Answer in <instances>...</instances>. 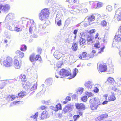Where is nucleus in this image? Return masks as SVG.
Here are the masks:
<instances>
[{"label": "nucleus", "mask_w": 121, "mask_h": 121, "mask_svg": "<svg viewBox=\"0 0 121 121\" xmlns=\"http://www.w3.org/2000/svg\"><path fill=\"white\" fill-rule=\"evenodd\" d=\"M68 102L65 100V101H64L63 102V104H65L67 103Z\"/></svg>", "instance_id": "obj_60"}, {"label": "nucleus", "mask_w": 121, "mask_h": 121, "mask_svg": "<svg viewBox=\"0 0 121 121\" xmlns=\"http://www.w3.org/2000/svg\"><path fill=\"white\" fill-rule=\"evenodd\" d=\"M77 112L78 114L80 116H82V115L83 112L79 110L78 111H77Z\"/></svg>", "instance_id": "obj_45"}, {"label": "nucleus", "mask_w": 121, "mask_h": 121, "mask_svg": "<svg viewBox=\"0 0 121 121\" xmlns=\"http://www.w3.org/2000/svg\"><path fill=\"white\" fill-rule=\"evenodd\" d=\"M77 32H78V30H74V32H73V33L75 35H77Z\"/></svg>", "instance_id": "obj_56"}, {"label": "nucleus", "mask_w": 121, "mask_h": 121, "mask_svg": "<svg viewBox=\"0 0 121 121\" xmlns=\"http://www.w3.org/2000/svg\"><path fill=\"white\" fill-rule=\"evenodd\" d=\"M54 56L57 59H59L62 56L61 53L58 51H55L54 52Z\"/></svg>", "instance_id": "obj_17"}, {"label": "nucleus", "mask_w": 121, "mask_h": 121, "mask_svg": "<svg viewBox=\"0 0 121 121\" xmlns=\"http://www.w3.org/2000/svg\"><path fill=\"white\" fill-rule=\"evenodd\" d=\"M78 45L77 43L74 42L73 43L71 48L73 51H76L78 49Z\"/></svg>", "instance_id": "obj_25"}, {"label": "nucleus", "mask_w": 121, "mask_h": 121, "mask_svg": "<svg viewBox=\"0 0 121 121\" xmlns=\"http://www.w3.org/2000/svg\"><path fill=\"white\" fill-rule=\"evenodd\" d=\"M103 4L102 3L100 2H98L97 3V7L99 8H100L103 5Z\"/></svg>", "instance_id": "obj_40"}, {"label": "nucleus", "mask_w": 121, "mask_h": 121, "mask_svg": "<svg viewBox=\"0 0 121 121\" xmlns=\"http://www.w3.org/2000/svg\"><path fill=\"white\" fill-rule=\"evenodd\" d=\"M58 116L59 118H60L62 116L61 114L58 113Z\"/></svg>", "instance_id": "obj_58"}, {"label": "nucleus", "mask_w": 121, "mask_h": 121, "mask_svg": "<svg viewBox=\"0 0 121 121\" xmlns=\"http://www.w3.org/2000/svg\"><path fill=\"white\" fill-rule=\"evenodd\" d=\"M119 31L121 33V26H120V27Z\"/></svg>", "instance_id": "obj_64"}, {"label": "nucleus", "mask_w": 121, "mask_h": 121, "mask_svg": "<svg viewBox=\"0 0 121 121\" xmlns=\"http://www.w3.org/2000/svg\"><path fill=\"white\" fill-rule=\"evenodd\" d=\"M100 43H95L94 45V47L96 48H99L100 47Z\"/></svg>", "instance_id": "obj_39"}, {"label": "nucleus", "mask_w": 121, "mask_h": 121, "mask_svg": "<svg viewBox=\"0 0 121 121\" xmlns=\"http://www.w3.org/2000/svg\"><path fill=\"white\" fill-rule=\"evenodd\" d=\"M109 27L108 26L105 28V31L106 32L108 31H109Z\"/></svg>", "instance_id": "obj_49"}, {"label": "nucleus", "mask_w": 121, "mask_h": 121, "mask_svg": "<svg viewBox=\"0 0 121 121\" xmlns=\"http://www.w3.org/2000/svg\"><path fill=\"white\" fill-rule=\"evenodd\" d=\"M40 109L42 110H44L46 109L47 108V107H45V106H41L40 107Z\"/></svg>", "instance_id": "obj_51"}, {"label": "nucleus", "mask_w": 121, "mask_h": 121, "mask_svg": "<svg viewBox=\"0 0 121 121\" xmlns=\"http://www.w3.org/2000/svg\"><path fill=\"white\" fill-rule=\"evenodd\" d=\"M16 53L18 56L17 57H16V58L19 59V60H21L22 58L24 57V53L19 50L17 51Z\"/></svg>", "instance_id": "obj_13"}, {"label": "nucleus", "mask_w": 121, "mask_h": 121, "mask_svg": "<svg viewBox=\"0 0 121 121\" xmlns=\"http://www.w3.org/2000/svg\"><path fill=\"white\" fill-rule=\"evenodd\" d=\"M99 36V34L98 33H97L96 35L95 36V39H96L98 38L99 39V38H98Z\"/></svg>", "instance_id": "obj_52"}, {"label": "nucleus", "mask_w": 121, "mask_h": 121, "mask_svg": "<svg viewBox=\"0 0 121 121\" xmlns=\"http://www.w3.org/2000/svg\"><path fill=\"white\" fill-rule=\"evenodd\" d=\"M49 116V114L47 111H44L41 114V118L42 119H45L48 117Z\"/></svg>", "instance_id": "obj_18"}, {"label": "nucleus", "mask_w": 121, "mask_h": 121, "mask_svg": "<svg viewBox=\"0 0 121 121\" xmlns=\"http://www.w3.org/2000/svg\"><path fill=\"white\" fill-rule=\"evenodd\" d=\"M20 49L21 51H26L27 49V47L25 45H21Z\"/></svg>", "instance_id": "obj_32"}, {"label": "nucleus", "mask_w": 121, "mask_h": 121, "mask_svg": "<svg viewBox=\"0 0 121 121\" xmlns=\"http://www.w3.org/2000/svg\"><path fill=\"white\" fill-rule=\"evenodd\" d=\"M118 83H119V84H121V79H119L117 82Z\"/></svg>", "instance_id": "obj_59"}, {"label": "nucleus", "mask_w": 121, "mask_h": 121, "mask_svg": "<svg viewBox=\"0 0 121 121\" xmlns=\"http://www.w3.org/2000/svg\"><path fill=\"white\" fill-rule=\"evenodd\" d=\"M101 25L103 27L106 26L107 25V23L105 20L102 21L100 23Z\"/></svg>", "instance_id": "obj_33"}, {"label": "nucleus", "mask_w": 121, "mask_h": 121, "mask_svg": "<svg viewBox=\"0 0 121 121\" xmlns=\"http://www.w3.org/2000/svg\"><path fill=\"white\" fill-rule=\"evenodd\" d=\"M98 69L99 72H106L107 69V66L104 64H101L99 65Z\"/></svg>", "instance_id": "obj_8"}, {"label": "nucleus", "mask_w": 121, "mask_h": 121, "mask_svg": "<svg viewBox=\"0 0 121 121\" xmlns=\"http://www.w3.org/2000/svg\"><path fill=\"white\" fill-rule=\"evenodd\" d=\"M94 38L92 36L88 35L87 36L86 41V45H90L95 42L93 39Z\"/></svg>", "instance_id": "obj_12"}, {"label": "nucleus", "mask_w": 121, "mask_h": 121, "mask_svg": "<svg viewBox=\"0 0 121 121\" xmlns=\"http://www.w3.org/2000/svg\"><path fill=\"white\" fill-rule=\"evenodd\" d=\"M10 7L8 4H6L3 5L2 4H0V10L2 11L5 12L9 10Z\"/></svg>", "instance_id": "obj_10"}, {"label": "nucleus", "mask_w": 121, "mask_h": 121, "mask_svg": "<svg viewBox=\"0 0 121 121\" xmlns=\"http://www.w3.org/2000/svg\"><path fill=\"white\" fill-rule=\"evenodd\" d=\"M8 41L7 39H5L4 40V42L5 43H7L8 42Z\"/></svg>", "instance_id": "obj_63"}, {"label": "nucleus", "mask_w": 121, "mask_h": 121, "mask_svg": "<svg viewBox=\"0 0 121 121\" xmlns=\"http://www.w3.org/2000/svg\"><path fill=\"white\" fill-rule=\"evenodd\" d=\"M14 30L16 31L19 32L22 31V29L20 28H18L17 26L15 27H14Z\"/></svg>", "instance_id": "obj_36"}, {"label": "nucleus", "mask_w": 121, "mask_h": 121, "mask_svg": "<svg viewBox=\"0 0 121 121\" xmlns=\"http://www.w3.org/2000/svg\"><path fill=\"white\" fill-rule=\"evenodd\" d=\"M96 31L95 29H92L89 30L88 32V33L90 35H92L93 33H95Z\"/></svg>", "instance_id": "obj_37"}, {"label": "nucleus", "mask_w": 121, "mask_h": 121, "mask_svg": "<svg viewBox=\"0 0 121 121\" xmlns=\"http://www.w3.org/2000/svg\"><path fill=\"white\" fill-rule=\"evenodd\" d=\"M37 117V116L36 114L34 115L33 116V118L35 119V118H36Z\"/></svg>", "instance_id": "obj_61"}, {"label": "nucleus", "mask_w": 121, "mask_h": 121, "mask_svg": "<svg viewBox=\"0 0 121 121\" xmlns=\"http://www.w3.org/2000/svg\"><path fill=\"white\" fill-rule=\"evenodd\" d=\"M79 42L80 44L82 46H83L86 44V40L84 38H81L79 40Z\"/></svg>", "instance_id": "obj_21"}, {"label": "nucleus", "mask_w": 121, "mask_h": 121, "mask_svg": "<svg viewBox=\"0 0 121 121\" xmlns=\"http://www.w3.org/2000/svg\"><path fill=\"white\" fill-rule=\"evenodd\" d=\"M54 110L55 111H57L58 110H61L62 107L61 104H58L56 105V106Z\"/></svg>", "instance_id": "obj_28"}, {"label": "nucleus", "mask_w": 121, "mask_h": 121, "mask_svg": "<svg viewBox=\"0 0 121 121\" xmlns=\"http://www.w3.org/2000/svg\"><path fill=\"white\" fill-rule=\"evenodd\" d=\"M98 104H92L90 106V107L91 110L93 111L96 110L98 106Z\"/></svg>", "instance_id": "obj_27"}, {"label": "nucleus", "mask_w": 121, "mask_h": 121, "mask_svg": "<svg viewBox=\"0 0 121 121\" xmlns=\"http://www.w3.org/2000/svg\"><path fill=\"white\" fill-rule=\"evenodd\" d=\"M121 41V34L116 35L114 36V41L113 43V45L115 46L120 43Z\"/></svg>", "instance_id": "obj_5"}, {"label": "nucleus", "mask_w": 121, "mask_h": 121, "mask_svg": "<svg viewBox=\"0 0 121 121\" xmlns=\"http://www.w3.org/2000/svg\"><path fill=\"white\" fill-rule=\"evenodd\" d=\"M19 79H21V82L22 85H23L24 84V83L26 81V78L25 75H22V74L20 75L19 77Z\"/></svg>", "instance_id": "obj_16"}, {"label": "nucleus", "mask_w": 121, "mask_h": 121, "mask_svg": "<svg viewBox=\"0 0 121 121\" xmlns=\"http://www.w3.org/2000/svg\"><path fill=\"white\" fill-rule=\"evenodd\" d=\"M108 96L107 94L104 95L103 97L105 99V100L102 103L103 105L107 104L108 102L114 101L116 99V98L114 95H109L108 97V100H107V98Z\"/></svg>", "instance_id": "obj_3"}, {"label": "nucleus", "mask_w": 121, "mask_h": 121, "mask_svg": "<svg viewBox=\"0 0 121 121\" xmlns=\"http://www.w3.org/2000/svg\"><path fill=\"white\" fill-rule=\"evenodd\" d=\"M1 59L0 62L1 65L5 67H9L12 66L13 65V58L10 56L6 57L3 60V59Z\"/></svg>", "instance_id": "obj_1"}, {"label": "nucleus", "mask_w": 121, "mask_h": 121, "mask_svg": "<svg viewBox=\"0 0 121 121\" xmlns=\"http://www.w3.org/2000/svg\"><path fill=\"white\" fill-rule=\"evenodd\" d=\"M85 86L88 89H91L92 87V83L90 81H88L85 84Z\"/></svg>", "instance_id": "obj_26"}, {"label": "nucleus", "mask_w": 121, "mask_h": 121, "mask_svg": "<svg viewBox=\"0 0 121 121\" xmlns=\"http://www.w3.org/2000/svg\"><path fill=\"white\" fill-rule=\"evenodd\" d=\"M50 13L49 11L48 8H45L42 9L39 14V18L41 20L47 18L49 17Z\"/></svg>", "instance_id": "obj_2"}, {"label": "nucleus", "mask_w": 121, "mask_h": 121, "mask_svg": "<svg viewBox=\"0 0 121 121\" xmlns=\"http://www.w3.org/2000/svg\"><path fill=\"white\" fill-rule=\"evenodd\" d=\"M80 117V116L79 115H75L73 116V121H76L77 120H78Z\"/></svg>", "instance_id": "obj_35"}, {"label": "nucleus", "mask_w": 121, "mask_h": 121, "mask_svg": "<svg viewBox=\"0 0 121 121\" xmlns=\"http://www.w3.org/2000/svg\"><path fill=\"white\" fill-rule=\"evenodd\" d=\"M71 106H65L64 108L63 111L65 113H66L69 110H70Z\"/></svg>", "instance_id": "obj_29"}, {"label": "nucleus", "mask_w": 121, "mask_h": 121, "mask_svg": "<svg viewBox=\"0 0 121 121\" xmlns=\"http://www.w3.org/2000/svg\"><path fill=\"white\" fill-rule=\"evenodd\" d=\"M42 49L41 48H39L38 49V53L41 54L42 51Z\"/></svg>", "instance_id": "obj_57"}, {"label": "nucleus", "mask_w": 121, "mask_h": 121, "mask_svg": "<svg viewBox=\"0 0 121 121\" xmlns=\"http://www.w3.org/2000/svg\"><path fill=\"white\" fill-rule=\"evenodd\" d=\"M71 100V98L69 96H67L65 99V100L67 102L70 101Z\"/></svg>", "instance_id": "obj_46"}, {"label": "nucleus", "mask_w": 121, "mask_h": 121, "mask_svg": "<svg viewBox=\"0 0 121 121\" xmlns=\"http://www.w3.org/2000/svg\"><path fill=\"white\" fill-rule=\"evenodd\" d=\"M108 82L112 84H113L115 82L114 79L112 78L109 77L107 79Z\"/></svg>", "instance_id": "obj_30"}, {"label": "nucleus", "mask_w": 121, "mask_h": 121, "mask_svg": "<svg viewBox=\"0 0 121 121\" xmlns=\"http://www.w3.org/2000/svg\"><path fill=\"white\" fill-rule=\"evenodd\" d=\"M37 88V86L35 84L32 87V88H33V90H35V89H36Z\"/></svg>", "instance_id": "obj_53"}, {"label": "nucleus", "mask_w": 121, "mask_h": 121, "mask_svg": "<svg viewBox=\"0 0 121 121\" xmlns=\"http://www.w3.org/2000/svg\"><path fill=\"white\" fill-rule=\"evenodd\" d=\"M112 10V8L111 6L108 5L107 6L106 8V10L110 12Z\"/></svg>", "instance_id": "obj_38"}, {"label": "nucleus", "mask_w": 121, "mask_h": 121, "mask_svg": "<svg viewBox=\"0 0 121 121\" xmlns=\"http://www.w3.org/2000/svg\"><path fill=\"white\" fill-rule=\"evenodd\" d=\"M115 16L118 20H121V7L116 11Z\"/></svg>", "instance_id": "obj_11"}, {"label": "nucleus", "mask_w": 121, "mask_h": 121, "mask_svg": "<svg viewBox=\"0 0 121 121\" xmlns=\"http://www.w3.org/2000/svg\"><path fill=\"white\" fill-rule=\"evenodd\" d=\"M92 52L94 54H95L96 53V51L95 50H93L92 51Z\"/></svg>", "instance_id": "obj_62"}, {"label": "nucleus", "mask_w": 121, "mask_h": 121, "mask_svg": "<svg viewBox=\"0 0 121 121\" xmlns=\"http://www.w3.org/2000/svg\"><path fill=\"white\" fill-rule=\"evenodd\" d=\"M22 101H15L13 102V104H15L17 103H18V104H19L20 102H21Z\"/></svg>", "instance_id": "obj_50"}, {"label": "nucleus", "mask_w": 121, "mask_h": 121, "mask_svg": "<svg viewBox=\"0 0 121 121\" xmlns=\"http://www.w3.org/2000/svg\"><path fill=\"white\" fill-rule=\"evenodd\" d=\"M82 101L83 102H85L87 100V98L86 96H84L81 98Z\"/></svg>", "instance_id": "obj_34"}, {"label": "nucleus", "mask_w": 121, "mask_h": 121, "mask_svg": "<svg viewBox=\"0 0 121 121\" xmlns=\"http://www.w3.org/2000/svg\"><path fill=\"white\" fill-rule=\"evenodd\" d=\"M105 47H103L102 48H101V49L100 51L99 52H98V53H100L101 52H103V50L104 48Z\"/></svg>", "instance_id": "obj_48"}, {"label": "nucleus", "mask_w": 121, "mask_h": 121, "mask_svg": "<svg viewBox=\"0 0 121 121\" xmlns=\"http://www.w3.org/2000/svg\"><path fill=\"white\" fill-rule=\"evenodd\" d=\"M32 27L30 26V27L29 28V31L30 33H32Z\"/></svg>", "instance_id": "obj_55"}, {"label": "nucleus", "mask_w": 121, "mask_h": 121, "mask_svg": "<svg viewBox=\"0 0 121 121\" xmlns=\"http://www.w3.org/2000/svg\"><path fill=\"white\" fill-rule=\"evenodd\" d=\"M94 91L95 93H98L99 91V90L97 87H95L94 90Z\"/></svg>", "instance_id": "obj_44"}, {"label": "nucleus", "mask_w": 121, "mask_h": 121, "mask_svg": "<svg viewBox=\"0 0 121 121\" xmlns=\"http://www.w3.org/2000/svg\"><path fill=\"white\" fill-rule=\"evenodd\" d=\"M69 3H72V4H70L68 5L69 7L70 8L71 7V5H72V4H78L79 3V0H66Z\"/></svg>", "instance_id": "obj_19"}, {"label": "nucleus", "mask_w": 121, "mask_h": 121, "mask_svg": "<svg viewBox=\"0 0 121 121\" xmlns=\"http://www.w3.org/2000/svg\"><path fill=\"white\" fill-rule=\"evenodd\" d=\"M26 95L25 92L24 91H21L18 94L17 98H22Z\"/></svg>", "instance_id": "obj_22"}, {"label": "nucleus", "mask_w": 121, "mask_h": 121, "mask_svg": "<svg viewBox=\"0 0 121 121\" xmlns=\"http://www.w3.org/2000/svg\"><path fill=\"white\" fill-rule=\"evenodd\" d=\"M108 117L107 113H105L102 114L98 116L95 119V121H101Z\"/></svg>", "instance_id": "obj_7"}, {"label": "nucleus", "mask_w": 121, "mask_h": 121, "mask_svg": "<svg viewBox=\"0 0 121 121\" xmlns=\"http://www.w3.org/2000/svg\"><path fill=\"white\" fill-rule=\"evenodd\" d=\"M87 17V20L89 22L94 21L95 19V16L93 15L89 16Z\"/></svg>", "instance_id": "obj_24"}, {"label": "nucleus", "mask_w": 121, "mask_h": 121, "mask_svg": "<svg viewBox=\"0 0 121 121\" xmlns=\"http://www.w3.org/2000/svg\"><path fill=\"white\" fill-rule=\"evenodd\" d=\"M78 69L76 68L74 70L73 75H72L69 77L68 78V79H70L74 78L76 75V73L78 72Z\"/></svg>", "instance_id": "obj_23"}, {"label": "nucleus", "mask_w": 121, "mask_h": 121, "mask_svg": "<svg viewBox=\"0 0 121 121\" xmlns=\"http://www.w3.org/2000/svg\"><path fill=\"white\" fill-rule=\"evenodd\" d=\"M86 95H87L88 97H90L93 95L92 93L91 92H87Z\"/></svg>", "instance_id": "obj_47"}, {"label": "nucleus", "mask_w": 121, "mask_h": 121, "mask_svg": "<svg viewBox=\"0 0 121 121\" xmlns=\"http://www.w3.org/2000/svg\"><path fill=\"white\" fill-rule=\"evenodd\" d=\"M99 100L95 98H93L91 99L89 101V102L91 104H98Z\"/></svg>", "instance_id": "obj_20"}, {"label": "nucleus", "mask_w": 121, "mask_h": 121, "mask_svg": "<svg viewBox=\"0 0 121 121\" xmlns=\"http://www.w3.org/2000/svg\"><path fill=\"white\" fill-rule=\"evenodd\" d=\"M17 58L15 59L13 62V64L15 68L17 69H19L21 67L19 62Z\"/></svg>", "instance_id": "obj_15"}, {"label": "nucleus", "mask_w": 121, "mask_h": 121, "mask_svg": "<svg viewBox=\"0 0 121 121\" xmlns=\"http://www.w3.org/2000/svg\"><path fill=\"white\" fill-rule=\"evenodd\" d=\"M57 24L58 26H60L62 24L61 19H60L57 22Z\"/></svg>", "instance_id": "obj_41"}, {"label": "nucleus", "mask_w": 121, "mask_h": 121, "mask_svg": "<svg viewBox=\"0 0 121 121\" xmlns=\"http://www.w3.org/2000/svg\"><path fill=\"white\" fill-rule=\"evenodd\" d=\"M27 19L25 18H22V23L24 24L26 23L27 22L26 20Z\"/></svg>", "instance_id": "obj_42"}, {"label": "nucleus", "mask_w": 121, "mask_h": 121, "mask_svg": "<svg viewBox=\"0 0 121 121\" xmlns=\"http://www.w3.org/2000/svg\"><path fill=\"white\" fill-rule=\"evenodd\" d=\"M30 59L31 62L36 61L38 60V55L33 54L30 56Z\"/></svg>", "instance_id": "obj_14"}, {"label": "nucleus", "mask_w": 121, "mask_h": 121, "mask_svg": "<svg viewBox=\"0 0 121 121\" xmlns=\"http://www.w3.org/2000/svg\"><path fill=\"white\" fill-rule=\"evenodd\" d=\"M70 69L66 70L64 69H62L60 71V75H64L66 76H71Z\"/></svg>", "instance_id": "obj_6"}, {"label": "nucleus", "mask_w": 121, "mask_h": 121, "mask_svg": "<svg viewBox=\"0 0 121 121\" xmlns=\"http://www.w3.org/2000/svg\"><path fill=\"white\" fill-rule=\"evenodd\" d=\"M38 60L40 62L42 61V59L40 56L38 55Z\"/></svg>", "instance_id": "obj_54"}, {"label": "nucleus", "mask_w": 121, "mask_h": 121, "mask_svg": "<svg viewBox=\"0 0 121 121\" xmlns=\"http://www.w3.org/2000/svg\"><path fill=\"white\" fill-rule=\"evenodd\" d=\"M17 96L14 95H12L10 96V97L11 98V100L12 101L15 99Z\"/></svg>", "instance_id": "obj_43"}, {"label": "nucleus", "mask_w": 121, "mask_h": 121, "mask_svg": "<svg viewBox=\"0 0 121 121\" xmlns=\"http://www.w3.org/2000/svg\"><path fill=\"white\" fill-rule=\"evenodd\" d=\"M78 56L80 59L82 60H88L93 57L92 56L87 54L86 52H82L81 54L78 55Z\"/></svg>", "instance_id": "obj_4"}, {"label": "nucleus", "mask_w": 121, "mask_h": 121, "mask_svg": "<svg viewBox=\"0 0 121 121\" xmlns=\"http://www.w3.org/2000/svg\"><path fill=\"white\" fill-rule=\"evenodd\" d=\"M112 90L117 92V94L118 95L121 94V91H120L118 90L115 87H112Z\"/></svg>", "instance_id": "obj_31"}, {"label": "nucleus", "mask_w": 121, "mask_h": 121, "mask_svg": "<svg viewBox=\"0 0 121 121\" xmlns=\"http://www.w3.org/2000/svg\"><path fill=\"white\" fill-rule=\"evenodd\" d=\"M75 106L76 108L78 110H84L86 109L85 105L82 103H76Z\"/></svg>", "instance_id": "obj_9"}]
</instances>
